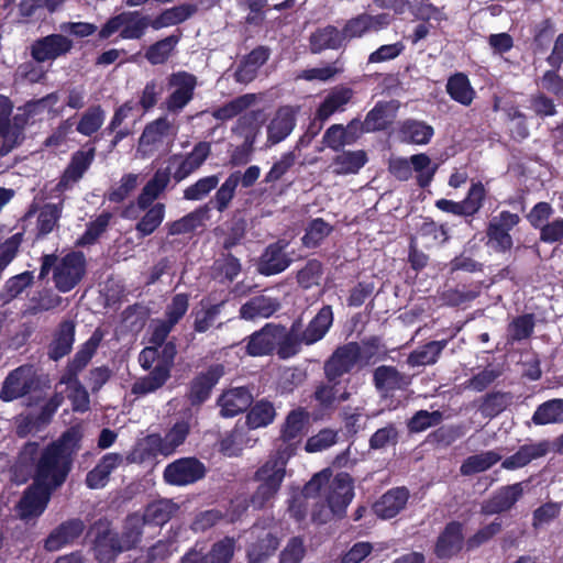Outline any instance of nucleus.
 <instances>
[{
  "instance_id": "obj_1",
  "label": "nucleus",
  "mask_w": 563,
  "mask_h": 563,
  "mask_svg": "<svg viewBox=\"0 0 563 563\" xmlns=\"http://www.w3.org/2000/svg\"><path fill=\"white\" fill-rule=\"evenodd\" d=\"M80 440V430L70 428L49 444L36 464L35 482L52 490L60 486L70 471L73 456L79 450Z\"/></svg>"
},
{
  "instance_id": "obj_2",
  "label": "nucleus",
  "mask_w": 563,
  "mask_h": 563,
  "mask_svg": "<svg viewBox=\"0 0 563 563\" xmlns=\"http://www.w3.org/2000/svg\"><path fill=\"white\" fill-rule=\"evenodd\" d=\"M176 353V345L173 342L144 347L139 354L141 367L148 371L155 362L156 365L147 375L134 382L131 393L136 397H143L162 388L170 378Z\"/></svg>"
},
{
  "instance_id": "obj_3",
  "label": "nucleus",
  "mask_w": 563,
  "mask_h": 563,
  "mask_svg": "<svg viewBox=\"0 0 563 563\" xmlns=\"http://www.w3.org/2000/svg\"><path fill=\"white\" fill-rule=\"evenodd\" d=\"M317 492L321 493L329 507L327 514L313 515V519L319 522H325L329 515L341 516L354 496L352 479L346 473L338 474L331 482L327 474H317L305 486L303 494L311 497Z\"/></svg>"
},
{
  "instance_id": "obj_4",
  "label": "nucleus",
  "mask_w": 563,
  "mask_h": 563,
  "mask_svg": "<svg viewBox=\"0 0 563 563\" xmlns=\"http://www.w3.org/2000/svg\"><path fill=\"white\" fill-rule=\"evenodd\" d=\"M53 269L55 287L62 291H70L82 279L86 272V260L80 252H70L63 257L53 254L42 258L40 278H44Z\"/></svg>"
},
{
  "instance_id": "obj_5",
  "label": "nucleus",
  "mask_w": 563,
  "mask_h": 563,
  "mask_svg": "<svg viewBox=\"0 0 563 563\" xmlns=\"http://www.w3.org/2000/svg\"><path fill=\"white\" fill-rule=\"evenodd\" d=\"M211 155V144L206 141L195 144L188 153H176L168 157L167 168L173 179L180 183L200 169Z\"/></svg>"
},
{
  "instance_id": "obj_6",
  "label": "nucleus",
  "mask_w": 563,
  "mask_h": 563,
  "mask_svg": "<svg viewBox=\"0 0 563 563\" xmlns=\"http://www.w3.org/2000/svg\"><path fill=\"white\" fill-rule=\"evenodd\" d=\"M148 25L147 19L136 11H124L111 16L99 31V37L109 38L119 33L123 40H137L143 36Z\"/></svg>"
},
{
  "instance_id": "obj_7",
  "label": "nucleus",
  "mask_w": 563,
  "mask_h": 563,
  "mask_svg": "<svg viewBox=\"0 0 563 563\" xmlns=\"http://www.w3.org/2000/svg\"><path fill=\"white\" fill-rule=\"evenodd\" d=\"M177 133L178 125L174 119L170 120L166 115L159 117L145 126L139 141V151L144 155H151L165 144H172Z\"/></svg>"
},
{
  "instance_id": "obj_8",
  "label": "nucleus",
  "mask_w": 563,
  "mask_h": 563,
  "mask_svg": "<svg viewBox=\"0 0 563 563\" xmlns=\"http://www.w3.org/2000/svg\"><path fill=\"white\" fill-rule=\"evenodd\" d=\"M37 385L36 374L31 365H22L11 371L0 389V400L10 402L29 395Z\"/></svg>"
},
{
  "instance_id": "obj_9",
  "label": "nucleus",
  "mask_w": 563,
  "mask_h": 563,
  "mask_svg": "<svg viewBox=\"0 0 563 563\" xmlns=\"http://www.w3.org/2000/svg\"><path fill=\"white\" fill-rule=\"evenodd\" d=\"M168 86L173 91L166 98L164 108L169 113L177 114L192 100L197 78L187 71H177L169 76Z\"/></svg>"
},
{
  "instance_id": "obj_10",
  "label": "nucleus",
  "mask_w": 563,
  "mask_h": 563,
  "mask_svg": "<svg viewBox=\"0 0 563 563\" xmlns=\"http://www.w3.org/2000/svg\"><path fill=\"white\" fill-rule=\"evenodd\" d=\"M362 361L361 345L350 342L339 346L324 363V374L328 382H334L352 371Z\"/></svg>"
},
{
  "instance_id": "obj_11",
  "label": "nucleus",
  "mask_w": 563,
  "mask_h": 563,
  "mask_svg": "<svg viewBox=\"0 0 563 563\" xmlns=\"http://www.w3.org/2000/svg\"><path fill=\"white\" fill-rule=\"evenodd\" d=\"M206 474L205 465L195 457H183L168 464L164 470V479L172 485L185 486L201 479Z\"/></svg>"
},
{
  "instance_id": "obj_12",
  "label": "nucleus",
  "mask_w": 563,
  "mask_h": 563,
  "mask_svg": "<svg viewBox=\"0 0 563 563\" xmlns=\"http://www.w3.org/2000/svg\"><path fill=\"white\" fill-rule=\"evenodd\" d=\"M520 221L516 213L501 211L490 219L487 228L488 242L498 252H506L512 247V238L509 231Z\"/></svg>"
},
{
  "instance_id": "obj_13",
  "label": "nucleus",
  "mask_w": 563,
  "mask_h": 563,
  "mask_svg": "<svg viewBox=\"0 0 563 563\" xmlns=\"http://www.w3.org/2000/svg\"><path fill=\"white\" fill-rule=\"evenodd\" d=\"M292 455L291 445L278 448L274 454L255 472L254 478L257 482H265L280 487L285 475L286 465Z\"/></svg>"
},
{
  "instance_id": "obj_14",
  "label": "nucleus",
  "mask_w": 563,
  "mask_h": 563,
  "mask_svg": "<svg viewBox=\"0 0 563 563\" xmlns=\"http://www.w3.org/2000/svg\"><path fill=\"white\" fill-rule=\"evenodd\" d=\"M390 23L391 16L388 13H379L376 15L362 13L345 23L342 29V34L344 41H350L362 37L369 32H378L386 29Z\"/></svg>"
},
{
  "instance_id": "obj_15",
  "label": "nucleus",
  "mask_w": 563,
  "mask_h": 563,
  "mask_svg": "<svg viewBox=\"0 0 563 563\" xmlns=\"http://www.w3.org/2000/svg\"><path fill=\"white\" fill-rule=\"evenodd\" d=\"M51 493L52 489L34 482L16 506L19 517L27 520L42 515L48 504Z\"/></svg>"
},
{
  "instance_id": "obj_16",
  "label": "nucleus",
  "mask_w": 563,
  "mask_h": 563,
  "mask_svg": "<svg viewBox=\"0 0 563 563\" xmlns=\"http://www.w3.org/2000/svg\"><path fill=\"white\" fill-rule=\"evenodd\" d=\"M71 47L73 42L68 37L62 34H51L32 44L31 55L36 62L44 63L67 54Z\"/></svg>"
},
{
  "instance_id": "obj_17",
  "label": "nucleus",
  "mask_w": 563,
  "mask_h": 563,
  "mask_svg": "<svg viewBox=\"0 0 563 563\" xmlns=\"http://www.w3.org/2000/svg\"><path fill=\"white\" fill-rule=\"evenodd\" d=\"M103 339V332L96 329L91 336L80 345L74 357L68 362L60 379L74 380L78 379V375L88 365L98 346Z\"/></svg>"
},
{
  "instance_id": "obj_18",
  "label": "nucleus",
  "mask_w": 563,
  "mask_h": 563,
  "mask_svg": "<svg viewBox=\"0 0 563 563\" xmlns=\"http://www.w3.org/2000/svg\"><path fill=\"white\" fill-rule=\"evenodd\" d=\"M282 338L283 327L268 323L249 336L246 352L251 356L268 355Z\"/></svg>"
},
{
  "instance_id": "obj_19",
  "label": "nucleus",
  "mask_w": 563,
  "mask_h": 563,
  "mask_svg": "<svg viewBox=\"0 0 563 563\" xmlns=\"http://www.w3.org/2000/svg\"><path fill=\"white\" fill-rule=\"evenodd\" d=\"M189 429L188 421L181 420L176 422L165 437L152 434L147 438V442L156 453L168 456L175 453L176 449L185 442Z\"/></svg>"
},
{
  "instance_id": "obj_20",
  "label": "nucleus",
  "mask_w": 563,
  "mask_h": 563,
  "mask_svg": "<svg viewBox=\"0 0 563 563\" xmlns=\"http://www.w3.org/2000/svg\"><path fill=\"white\" fill-rule=\"evenodd\" d=\"M24 115L15 112L11 121L0 125V156L8 155L23 143L24 130L29 124Z\"/></svg>"
},
{
  "instance_id": "obj_21",
  "label": "nucleus",
  "mask_w": 563,
  "mask_h": 563,
  "mask_svg": "<svg viewBox=\"0 0 563 563\" xmlns=\"http://www.w3.org/2000/svg\"><path fill=\"white\" fill-rule=\"evenodd\" d=\"M296 110L285 106L279 108L267 125V143L275 145L285 140L294 130Z\"/></svg>"
},
{
  "instance_id": "obj_22",
  "label": "nucleus",
  "mask_w": 563,
  "mask_h": 563,
  "mask_svg": "<svg viewBox=\"0 0 563 563\" xmlns=\"http://www.w3.org/2000/svg\"><path fill=\"white\" fill-rule=\"evenodd\" d=\"M85 525L79 519H71L55 528L46 538L44 548L55 552L73 543L84 531Z\"/></svg>"
},
{
  "instance_id": "obj_23",
  "label": "nucleus",
  "mask_w": 563,
  "mask_h": 563,
  "mask_svg": "<svg viewBox=\"0 0 563 563\" xmlns=\"http://www.w3.org/2000/svg\"><path fill=\"white\" fill-rule=\"evenodd\" d=\"M95 155L96 150L93 146L75 152L60 178L58 187L66 189L69 185L78 181L92 164Z\"/></svg>"
},
{
  "instance_id": "obj_24",
  "label": "nucleus",
  "mask_w": 563,
  "mask_h": 563,
  "mask_svg": "<svg viewBox=\"0 0 563 563\" xmlns=\"http://www.w3.org/2000/svg\"><path fill=\"white\" fill-rule=\"evenodd\" d=\"M353 96L354 91L349 87L338 86L333 88L319 106L316 112V119L324 122L335 112L344 111Z\"/></svg>"
},
{
  "instance_id": "obj_25",
  "label": "nucleus",
  "mask_w": 563,
  "mask_h": 563,
  "mask_svg": "<svg viewBox=\"0 0 563 563\" xmlns=\"http://www.w3.org/2000/svg\"><path fill=\"white\" fill-rule=\"evenodd\" d=\"M333 323V311L331 306L322 307L314 318L300 332V340L306 345H311L324 338Z\"/></svg>"
},
{
  "instance_id": "obj_26",
  "label": "nucleus",
  "mask_w": 563,
  "mask_h": 563,
  "mask_svg": "<svg viewBox=\"0 0 563 563\" xmlns=\"http://www.w3.org/2000/svg\"><path fill=\"white\" fill-rule=\"evenodd\" d=\"M522 492L520 483L500 488L489 500L483 504L482 512L495 515L509 510L521 497Z\"/></svg>"
},
{
  "instance_id": "obj_27",
  "label": "nucleus",
  "mask_w": 563,
  "mask_h": 563,
  "mask_svg": "<svg viewBox=\"0 0 563 563\" xmlns=\"http://www.w3.org/2000/svg\"><path fill=\"white\" fill-rule=\"evenodd\" d=\"M307 412H305L302 409L290 411L282 429L283 443L279 445V448L291 445L294 453L295 445L301 441V438L307 431Z\"/></svg>"
},
{
  "instance_id": "obj_28",
  "label": "nucleus",
  "mask_w": 563,
  "mask_h": 563,
  "mask_svg": "<svg viewBox=\"0 0 563 563\" xmlns=\"http://www.w3.org/2000/svg\"><path fill=\"white\" fill-rule=\"evenodd\" d=\"M360 126L361 122L357 120L351 121L346 126L333 124L324 132L322 141L328 147L340 150L357 140L361 132Z\"/></svg>"
},
{
  "instance_id": "obj_29",
  "label": "nucleus",
  "mask_w": 563,
  "mask_h": 563,
  "mask_svg": "<svg viewBox=\"0 0 563 563\" xmlns=\"http://www.w3.org/2000/svg\"><path fill=\"white\" fill-rule=\"evenodd\" d=\"M408 497L409 492L406 488H393L374 504V512L383 519L393 518L405 508Z\"/></svg>"
},
{
  "instance_id": "obj_30",
  "label": "nucleus",
  "mask_w": 563,
  "mask_h": 563,
  "mask_svg": "<svg viewBox=\"0 0 563 563\" xmlns=\"http://www.w3.org/2000/svg\"><path fill=\"white\" fill-rule=\"evenodd\" d=\"M252 402L251 393L244 387L231 388L224 391L218 399L220 413L230 418L244 411Z\"/></svg>"
},
{
  "instance_id": "obj_31",
  "label": "nucleus",
  "mask_w": 563,
  "mask_h": 563,
  "mask_svg": "<svg viewBox=\"0 0 563 563\" xmlns=\"http://www.w3.org/2000/svg\"><path fill=\"white\" fill-rule=\"evenodd\" d=\"M398 107L394 102H378L367 113L360 130L364 132H375L386 129L396 118Z\"/></svg>"
},
{
  "instance_id": "obj_32",
  "label": "nucleus",
  "mask_w": 563,
  "mask_h": 563,
  "mask_svg": "<svg viewBox=\"0 0 563 563\" xmlns=\"http://www.w3.org/2000/svg\"><path fill=\"white\" fill-rule=\"evenodd\" d=\"M222 365H213L206 372L199 374L191 383L190 399L192 404H200L205 401L212 389L218 383L219 378L223 375Z\"/></svg>"
},
{
  "instance_id": "obj_33",
  "label": "nucleus",
  "mask_w": 563,
  "mask_h": 563,
  "mask_svg": "<svg viewBox=\"0 0 563 563\" xmlns=\"http://www.w3.org/2000/svg\"><path fill=\"white\" fill-rule=\"evenodd\" d=\"M170 178H173V176L167 167L165 169H158L153 178L143 187L142 192L137 197L136 207L140 210H145L154 203V200L158 198L168 186Z\"/></svg>"
},
{
  "instance_id": "obj_34",
  "label": "nucleus",
  "mask_w": 563,
  "mask_h": 563,
  "mask_svg": "<svg viewBox=\"0 0 563 563\" xmlns=\"http://www.w3.org/2000/svg\"><path fill=\"white\" fill-rule=\"evenodd\" d=\"M549 452V442L540 441L536 443H528L519 448V450L511 456L505 459L501 466L505 470H517L526 466L532 460L544 456Z\"/></svg>"
},
{
  "instance_id": "obj_35",
  "label": "nucleus",
  "mask_w": 563,
  "mask_h": 563,
  "mask_svg": "<svg viewBox=\"0 0 563 563\" xmlns=\"http://www.w3.org/2000/svg\"><path fill=\"white\" fill-rule=\"evenodd\" d=\"M279 308V302L271 297L261 295L251 298L240 308V318L244 320H255L269 318Z\"/></svg>"
},
{
  "instance_id": "obj_36",
  "label": "nucleus",
  "mask_w": 563,
  "mask_h": 563,
  "mask_svg": "<svg viewBox=\"0 0 563 563\" xmlns=\"http://www.w3.org/2000/svg\"><path fill=\"white\" fill-rule=\"evenodd\" d=\"M398 133L404 143L426 145L431 141L434 130L424 121L408 119L401 122Z\"/></svg>"
},
{
  "instance_id": "obj_37",
  "label": "nucleus",
  "mask_w": 563,
  "mask_h": 563,
  "mask_svg": "<svg viewBox=\"0 0 563 563\" xmlns=\"http://www.w3.org/2000/svg\"><path fill=\"white\" fill-rule=\"evenodd\" d=\"M462 525L450 522L438 538L435 553L439 558H451L462 549Z\"/></svg>"
},
{
  "instance_id": "obj_38",
  "label": "nucleus",
  "mask_w": 563,
  "mask_h": 563,
  "mask_svg": "<svg viewBox=\"0 0 563 563\" xmlns=\"http://www.w3.org/2000/svg\"><path fill=\"white\" fill-rule=\"evenodd\" d=\"M210 219V208L208 205L199 207L185 217L166 224L169 235H179L189 233L199 227H202Z\"/></svg>"
},
{
  "instance_id": "obj_39",
  "label": "nucleus",
  "mask_w": 563,
  "mask_h": 563,
  "mask_svg": "<svg viewBox=\"0 0 563 563\" xmlns=\"http://www.w3.org/2000/svg\"><path fill=\"white\" fill-rule=\"evenodd\" d=\"M75 341V323L73 321H63L55 336L49 344L48 355L52 360L58 361L59 358L67 355Z\"/></svg>"
},
{
  "instance_id": "obj_40",
  "label": "nucleus",
  "mask_w": 563,
  "mask_h": 563,
  "mask_svg": "<svg viewBox=\"0 0 563 563\" xmlns=\"http://www.w3.org/2000/svg\"><path fill=\"white\" fill-rule=\"evenodd\" d=\"M269 53L264 47H257L253 49L239 65L235 70V79L239 82L247 84L252 81L256 75L258 69L265 64L268 59Z\"/></svg>"
},
{
  "instance_id": "obj_41",
  "label": "nucleus",
  "mask_w": 563,
  "mask_h": 563,
  "mask_svg": "<svg viewBox=\"0 0 563 563\" xmlns=\"http://www.w3.org/2000/svg\"><path fill=\"white\" fill-rule=\"evenodd\" d=\"M366 162L367 155L364 151H344L334 157L331 168L336 175L356 174Z\"/></svg>"
},
{
  "instance_id": "obj_42",
  "label": "nucleus",
  "mask_w": 563,
  "mask_h": 563,
  "mask_svg": "<svg viewBox=\"0 0 563 563\" xmlns=\"http://www.w3.org/2000/svg\"><path fill=\"white\" fill-rule=\"evenodd\" d=\"M177 510L178 506L173 500L161 499L147 505L141 517L145 525L163 526L170 520Z\"/></svg>"
},
{
  "instance_id": "obj_43",
  "label": "nucleus",
  "mask_w": 563,
  "mask_h": 563,
  "mask_svg": "<svg viewBox=\"0 0 563 563\" xmlns=\"http://www.w3.org/2000/svg\"><path fill=\"white\" fill-rule=\"evenodd\" d=\"M290 264V260L284 253V245L280 243L269 245L262 256L261 273L274 275L285 271Z\"/></svg>"
},
{
  "instance_id": "obj_44",
  "label": "nucleus",
  "mask_w": 563,
  "mask_h": 563,
  "mask_svg": "<svg viewBox=\"0 0 563 563\" xmlns=\"http://www.w3.org/2000/svg\"><path fill=\"white\" fill-rule=\"evenodd\" d=\"M197 12V8L191 2H186L177 7L169 8L156 16L151 25L155 30L179 24Z\"/></svg>"
},
{
  "instance_id": "obj_45",
  "label": "nucleus",
  "mask_w": 563,
  "mask_h": 563,
  "mask_svg": "<svg viewBox=\"0 0 563 563\" xmlns=\"http://www.w3.org/2000/svg\"><path fill=\"white\" fill-rule=\"evenodd\" d=\"M375 387L384 393L401 389L408 385L407 378L393 366H379L374 371Z\"/></svg>"
},
{
  "instance_id": "obj_46",
  "label": "nucleus",
  "mask_w": 563,
  "mask_h": 563,
  "mask_svg": "<svg viewBox=\"0 0 563 563\" xmlns=\"http://www.w3.org/2000/svg\"><path fill=\"white\" fill-rule=\"evenodd\" d=\"M135 225L140 238H145L155 232L165 219L166 207L162 202L152 203Z\"/></svg>"
},
{
  "instance_id": "obj_47",
  "label": "nucleus",
  "mask_w": 563,
  "mask_h": 563,
  "mask_svg": "<svg viewBox=\"0 0 563 563\" xmlns=\"http://www.w3.org/2000/svg\"><path fill=\"white\" fill-rule=\"evenodd\" d=\"M503 454L498 451H485L468 456L461 465L462 475H473L490 468L493 465L501 461Z\"/></svg>"
},
{
  "instance_id": "obj_48",
  "label": "nucleus",
  "mask_w": 563,
  "mask_h": 563,
  "mask_svg": "<svg viewBox=\"0 0 563 563\" xmlns=\"http://www.w3.org/2000/svg\"><path fill=\"white\" fill-rule=\"evenodd\" d=\"M446 91L453 100L463 106H470L475 97V90L471 86L467 76L462 73L449 78Z\"/></svg>"
},
{
  "instance_id": "obj_49",
  "label": "nucleus",
  "mask_w": 563,
  "mask_h": 563,
  "mask_svg": "<svg viewBox=\"0 0 563 563\" xmlns=\"http://www.w3.org/2000/svg\"><path fill=\"white\" fill-rule=\"evenodd\" d=\"M531 420L536 426L563 423V399L555 398L541 404Z\"/></svg>"
},
{
  "instance_id": "obj_50",
  "label": "nucleus",
  "mask_w": 563,
  "mask_h": 563,
  "mask_svg": "<svg viewBox=\"0 0 563 563\" xmlns=\"http://www.w3.org/2000/svg\"><path fill=\"white\" fill-rule=\"evenodd\" d=\"M63 211V203H46L40 208L36 219V236L42 238L57 227Z\"/></svg>"
},
{
  "instance_id": "obj_51",
  "label": "nucleus",
  "mask_w": 563,
  "mask_h": 563,
  "mask_svg": "<svg viewBox=\"0 0 563 563\" xmlns=\"http://www.w3.org/2000/svg\"><path fill=\"white\" fill-rule=\"evenodd\" d=\"M342 31L328 25L318 30L311 35L310 43L313 52H320L325 48H338L344 44Z\"/></svg>"
},
{
  "instance_id": "obj_52",
  "label": "nucleus",
  "mask_w": 563,
  "mask_h": 563,
  "mask_svg": "<svg viewBox=\"0 0 563 563\" xmlns=\"http://www.w3.org/2000/svg\"><path fill=\"white\" fill-rule=\"evenodd\" d=\"M144 525V519L141 515H130L125 520L121 538L117 540L119 542V550L125 551L134 548L141 541Z\"/></svg>"
},
{
  "instance_id": "obj_53",
  "label": "nucleus",
  "mask_w": 563,
  "mask_h": 563,
  "mask_svg": "<svg viewBox=\"0 0 563 563\" xmlns=\"http://www.w3.org/2000/svg\"><path fill=\"white\" fill-rule=\"evenodd\" d=\"M276 416L275 408L269 401H257L246 416V424L251 429L264 428L271 424Z\"/></svg>"
},
{
  "instance_id": "obj_54",
  "label": "nucleus",
  "mask_w": 563,
  "mask_h": 563,
  "mask_svg": "<svg viewBox=\"0 0 563 563\" xmlns=\"http://www.w3.org/2000/svg\"><path fill=\"white\" fill-rule=\"evenodd\" d=\"M106 119V112L100 106L88 108L77 123V132L90 136L99 131Z\"/></svg>"
},
{
  "instance_id": "obj_55",
  "label": "nucleus",
  "mask_w": 563,
  "mask_h": 563,
  "mask_svg": "<svg viewBox=\"0 0 563 563\" xmlns=\"http://www.w3.org/2000/svg\"><path fill=\"white\" fill-rule=\"evenodd\" d=\"M178 41L179 36L170 35L156 42L147 48L145 53L146 59L152 65H159L165 63L169 58L172 52L175 49Z\"/></svg>"
},
{
  "instance_id": "obj_56",
  "label": "nucleus",
  "mask_w": 563,
  "mask_h": 563,
  "mask_svg": "<svg viewBox=\"0 0 563 563\" xmlns=\"http://www.w3.org/2000/svg\"><path fill=\"white\" fill-rule=\"evenodd\" d=\"M445 346L444 341H433L426 345H423L421 349H418L413 351L408 356V363L411 366H422V365H430L437 362L441 351Z\"/></svg>"
},
{
  "instance_id": "obj_57",
  "label": "nucleus",
  "mask_w": 563,
  "mask_h": 563,
  "mask_svg": "<svg viewBox=\"0 0 563 563\" xmlns=\"http://www.w3.org/2000/svg\"><path fill=\"white\" fill-rule=\"evenodd\" d=\"M220 177L210 175L199 178L196 183L184 189V199L198 201L206 198L219 185Z\"/></svg>"
},
{
  "instance_id": "obj_58",
  "label": "nucleus",
  "mask_w": 563,
  "mask_h": 563,
  "mask_svg": "<svg viewBox=\"0 0 563 563\" xmlns=\"http://www.w3.org/2000/svg\"><path fill=\"white\" fill-rule=\"evenodd\" d=\"M300 344H303L300 340V327L298 323H294L289 331L283 327V338L278 340V355L282 358H288L299 352Z\"/></svg>"
},
{
  "instance_id": "obj_59",
  "label": "nucleus",
  "mask_w": 563,
  "mask_h": 563,
  "mask_svg": "<svg viewBox=\"0 0 563 563\" xmlns=\"http://www.w3.org/2000/svg\"><path fill=\"white\" fill-rule=\"evenodd\" d=\"M58 93L52 92L41 99L26 102L23 107H19L16 112L25 114V120L30 122L32 118L42 113L44 110H47V112H53L54 107L58 103Z\"/></svg>"
},
{
  "instance_id": "obj_60",
  "label": "nucleus",
  "mask_w": 563,
  "mask_h": 563,
  "mask_svg": "<svg viewBox=\"0 0 563 563\" xmlns=\"http://www.w3.org/2000/svg\"><path fill=\"white\" fill-rule=\"evenodd\" d=\"M256 100L255 95L247 93L244 96H241L239 98H235L234 100L230 101L229 103L224 104L223 107H220L216 109L212 112V115L217 120L225 121L234 118L239 113H241L243 110L247 109L251 104L254 103Z\"/></svg>"
},
{
  "instance_id": "obj_61",
  "label": "nucleus",
  "mask_w": 563,
  "mask_h": 563,
  "mask_svg": "<svg viewBox=\"0 0 563 563\" xmlns=\"http://www.w3.org/2000/svg\"><path fill=\"white\" fill-rule=\"evenodd\" d=\"M234 540L224 538L214 544L202 555V563H230L234 554Z\"/></svg>"
},
{
  "instance_id": "obj_62",
  "label": "nucleus",
  "mask_w": 563,
  "mask_h": 563,
  "mask_svg": "<svg viewBox=\"0 0 563 563\" xmlns=\"http://www.w3.org/2000/svg\"><path fill=\"white\" fill-rule=\"evenodd\" d=\"M59 384L67 386V389L69 391L68 398L71 401L74 411L85 412L89 409V395L86 388L79 382V379H59Z\"/></svg>"
},
{
  "instance_id": "obj_63",
  "label": "nucleus",
  "mask_w": 563,
  "mask_h": 563,
  "mask_svg": "<svg viewBox=\"0 0 563 563\" xmlns=\"http://www.w3.org/2000/svg\"><path fill=\"white\" fill-rule=\"evenodd\" d=\"M33 282V273L23 272L9 278L2 289L1 299L9 302L18 297Z\"/></svg>"
},
{
  "instance_id": "obj_64",
  "label": "nucleus",
  "mask_w": 563,
  "mask_h": 563,
  "mask_svg": "<svg viewBox=\"0 0 563 563\" xmlns=\"http://www.w3.org/2000/svg\"><path fill=\"white\" fill-rule=\"evenodd\" d=\"M240 184V173H232L224 183L220 186L214 195L216 208L222 212L224 211L235 195V189Z\"/></svg>"
}]
</instances>
